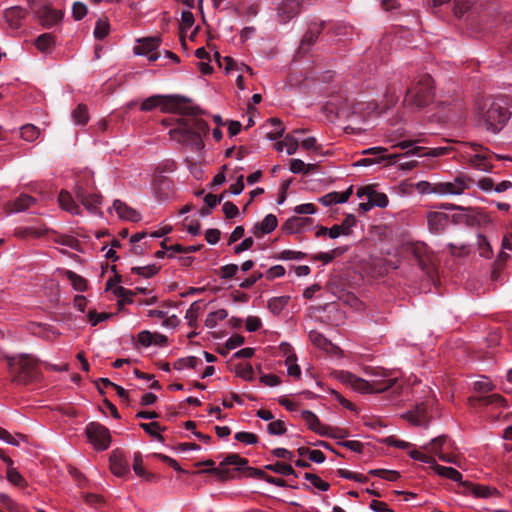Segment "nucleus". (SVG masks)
Returning <instances> with one entry per match:
<instances>
[{"label":"nucleus","mask_w":512,"mask_h":512,"mask_svg":"<svg viewBox=\"0 0 512 512\" xmlns=\"http://www.w3.org/2000/svg\"><path fill=\"white\" fill-rule=\"evenodd\" d=\"M356 224V218L353 214H349L345 217L339 225H333L329 228V237L331 239H336L341 235L348 236L352 232V228Z\"/></svg>","instance_id":"nucleus-21"},{"label":"nucleus","mask_w":512,"mask_h":512,"mask_svg":"<svg viewBox=\"0 0 512 512\" xmlns=\"http://www.w3.org/2000/svg\"><path fill=\"white\" fill-rule=\"evenodd\" d=\"M494 389L492 382L485 376L474 382V390L479 393H487Z\"/></svg>","instance_id":"nucleus-51"},{"label":"nucleus","mask_w":512,"mask_h":512,"mask_svg":"<svg viewBox=\"0 0 512 512\" xmlns=\"http://www.w3.org/2000/svg\"><path fill=\"white\" fill-rule=\"evenodd\" d=\"M308 222H311L310 218L293 216L285 222L283 228L289 233H297L301 230L302 226Z\"/></svg>","instance_id":"nucleus-33"},{"label":"nucleus","mask_w":512,"mask_h":512,"mask_svg":"<svg viewBox=\"0 0 512 512\" xmlns=\"http://www.w3.org/2000/svg\"><path fill=\"white\" fill-rule=\"evenodd\" d=\"M431 468L442 477L448 478L454 482H459L460 484L463 482L461 473L452 467L441 466L435 461Z\"/></svg>","instance_id":"nucleus-29"},{"label":"nucleus","mask_w":512,"mask_h":512,"mask_svg":"<svg viewBox=\"0 0 512 512\" xmlns=\"http://www.w3.org/2000/svg\"><path fill=\"white\" fill-rule=\"evenodd\" d=\"M199 363L198 358L195 356H188L186 358L177 359L173 367L177 370H183L185 368H196Z\"/></svg>","instance_id":"nucleus-44"},{"label":"nucleus","mask_w":512,"mask_h":512,"mask_svg":"<svg viewBox=\"0 0 512 512\" xmlns=\"http://www.w3.org/2000/svg\"><path fill=\"white\" fill-rule=\"evenodd\" d=\"M449 222V215L440 211H430L427 214L429 230L433 233L442 232Z\"/></svg>","instance_id":"nucleus-18"},{"label":"nucleus","mask_w":512,"mask_h":512,"mask_svg":"<svg viewBox=\"0 0 512 512\" xmlns=\"http://www.w3.org/2000/svg\"><path fill=\"white\" fill-rule=\"evenodd\" d=\"M227 316L228 313L225 309H218L207 315L205 325L208 328H215L218 324V321L224 320Z\"/></svg>","instance_id":"nucleus-39"},{"label":"nucleus","mask_w":512,"mask_h":512,"mask_svg":"<svg viewBox=\"0 0 512 512\" xmlns=\"http://www.w3.org/2000/svg\"><path fill=\"white\" fill-rule=\"evenodd\" d=\"M248 464V460L240 457L237 454H229L224 458V460L219 464L216 468H211L207 470H203L202 472L213 473L216 474L220 479H226L230 473V471L225 468L228 465H235L237 469H242Z\"/></svg>","instance_id":"nucleus-9"},{"label":"nucleus","mask_w":512,"mask_h":512,"mask_svg":"<svg viewBox=\"0 0 512 512\" xmlns=\"http://www.w3.org/2000/svg\"><path fill=\"white\" fill-rule=\"evenodd\" d=\"M138 45L134 47V53L140 56H146L150 62L158 59V54L155 50L160 45L159 37H145L137 40Z\"/></svg>","instance_id":"nucleus-10"},{"label":"nucleus","mask_w":512,"mask_h":512,"mask_svg":"<svg viewBox=\"0 0 512 512\" xmlns=\"http://www.w3.org/2000/svg\"><path fill=\"white\" fill-rule=\"evenodd\" d=\"M140 427L149 435L155 437L159 441L163 442L164 439L162 435H160L159 431L161 427L158 422H150V423H141Z\"/></svg>","instance_id":"nucleus-49"},{"label":"nucleus","mask_w":512,"mask_h":512,"mask_svg":"<svg viewBox=\"0 0 512 512\" xmlns=\"http://www.w3.org/2000/svg\"><path fill=\"white\" fill-rule=\"evenodd\" d=\"M353 186H350L344 192H330L319 198V201L324 206H331L337 203H346L352 195Z\"/></svg>","instance_id":"nucleus-23"},{"label":"nucleus","mask_w":512,"mask_h":512,"mask_svg":"<svg viewBox=\"0 0 512 512\" xmlns=\"http://www.w3.org/2000/svg\"><path fill=\"white\" fill-rule=\"evenodd\" d=\"M37 49L45 54H50L55 46V39L50 33H43L35 39Z\"/></svg>","instance_id":"nucleus-28"},{"label":"nucleus","mask_w":512,"mask_h":512,"mask_svg":"<svg viewBox=\"0 0 512 512\" xmlns=\"http://www.w3.org/2000/svg\"><path fill=\"white\" fill-rule=\"evenodd\" d=\"M0 439L13 446H19L22 441H25V437L23 435H12L2 428H0Z\"/></svg>","instance_id":"nucleus-46"},{"label":"nucleus","mask_w":512,"mask_h":512,"mask_svg":"<svg viewBox=\"0 0 512 512\" xmlns=\"http://www.w3.org/2000/svg\"><path fill=\"white\" fill-rule=\"evenodd\" d=\"M86 435L90 443L98 450H106L111 443L109 430L99 423L92 422L88 424Z\"/></svg>","instance_id":"nucleus-6"},{"label":"nucleus","mask_w":512,"mask_h":512,"mask_svg":"<svg viewBox=\"0 0 512 512\" xmlns=\"http://www.w3.org/2000/svg\"><path fill=\"white\" fill-rule=\"evenodd\" d=\"M474 3L475 0H454V14L461 17L473 7Z\"/></svg>","instance_id":"nucleus-42"},{"label":"nucleus","mask_w":512,"mask_h":512,"mask_svg":"<svg viewBox=\"0 0 512 512\" xmlns=\"http://www.w3.org/2000/svg\"><path fill=\"white\" fill-rule=\"evenodd\" d=\"M39 135V128L33 124H25L20 128V137L27 142L35 141Z\"/></svg>","instance_id":"nucleus-35"},{"label":"nucleus","mask_w":512,"mask_h":512,"mask_svg":"<svg viewBox=\"0 0 512 512\" xmlns=\"http://www.w3.org/2000/svg\"><path fill=\"white\" fill-rule=\"evenodd\" d=\"M265 468L268 469V470H271V471H273L275 473L281 474V475H285V476L294 475V476H296L295 471L292 468V466L289 465V464L282 463V462H276L274 464L266 465Z\"/></svg>","instance_id":"nucleus-40"},{"label":"nucleus","mask_w":512,"mask_h":512,"mask_svg":"<svg viewBox=\"0 0 512 512\" xmlns=\"http://www.w3.org/2000/svg\"><path fill=\"white\" fill-rule=\"evenodd\" d=\"M304 478L310 482V484L320 490V491H327L330 487L329 483L322 480L318 475L312 474V473H305Z\"/></svg>","instance_id":"nucleus-43"},{"label":"nucleus","mask_w":512,"mask_h":512,"mask_svg":"<svg viewBox=\"0 0 512 512\" xmlns=\"http://www.w3.org/2000/svg\"><path fill=\"white\" fill-rule=\"evenodd\" d=\"M35 199L27 194H21L8 206L9 213L24 212L32 205H34Z\"/></svg>","instance_id":"nucleus-25"},{"label":"nucleus","mask_w":512,"mask_h":512,"mask_svg":"<svg viewBox=\"0 0 512 512\" xmlns=\"http://www.w3.org/2000/svg\"><path fill=\"white\" fill-rule=\"evenodd\" d=\"M289 300L290 296L274 297L268 301V308L274 315H278L289 303Z\"/></svg>","instance_id":"nucleus-36"},{"label":"nucleus","mask_w":512,"mask_h":512,"mask_svg":"<svg viewBox=\"0 0 512 512\" xmlns=\"http://www.w3.org/2000/svg\"><path fill=\"white\" fill-rule=\"evenodd\" d=\"M370 474L381 477L388 481H396L399 478V473L393 470L374 469L370 471Z\"/></svg>","instance_id":"nucleus-57"},{"label":"nucleus","mask_w":512,"mask_h":512,"mask_svg":"<svg viewBox=\"0 0 512 512\" xmlns=\"http://www.w3.org/2000/svg\"><path fill=\"white\" fill-rule=\"evenodd\" d=\"M283 144L285 146L286 152L288 155L294 154L299 146L298 139L293 135H286Z\"/></svg>","instance_id":"nucleus-59"},{"label":"nucleus","mask_w":512,"mask_h":512,"mask_svg":"<svg viewBox=\"0 0 512 512\" xmlns=\"http://www.w3.org/2000/svg\"><path fill=\"white\" fill-rule=\"evenodd\" d=\"M473 180L467 176H458L451 182L440 183L436 186V191L439 194L460 195L465 190L469 189Z\"/></svg>","instance_id":"nucleus-8"},{"label":"nucleus","mask_w":512,"mask_h":512,"mask_svg":"<svg viewBox=\"0 0 512 512\" xmlns=\"http://www.w3.org/2000/svg\"><path fill=\"white\" fill-rule=\"evenodd\" d=\"M85 502L90 505V508L93 509H104L106 508V503L104 499L96 494H87L85 496Z\"/></svg>","instance_id":"nucleus-53"},{"label":"nucleus","mask_w":512,"mask_h":512,"mask_svg":"<svg viewBox=\"0 0 512 512\" xmlns=\"http://www.w3.org/2000/svg\"><path fill=\"white\" fill-rule=\"evenodd\" d=\"M154 338H161V340H165V336L161 334H152L149 331H141L138 334V341L141 345L148 347L154 343Z\"/></svg>","instance_id":"nucleus-50"},{"label":"nucleus","mask_w":512,"mask_h":512,"mask_svg":"<svg viewBox=\"0 0 512 512\" xmlns=\"http://www.w3.org/2000/svg\"><path fill=\"white\" fill-rule=\"evenodd\" d=\"M42 25L50 28L58 23L62 18V12L50 8H44L40 14Z\"/></svg>","instance_id":"nucleus-30"},{"label":"nucleus","mask_w":512,"mask_h":512,"mask_svg":"<svg viewBox=\"0 0 512 512\" xmlns=\"http://www.w3.org/2000/svg\"><path fill=\"white\" fill-rule=\"evenodd\" d=\"M75 195L78 201L91 213L97 214L101 204V196L98 194H88L83 186L77 185Z\"/></svg>","instance_id":"nucleus-12"},{"label":"nucleus","mask_w":512,"mask_h":512,"mask_svg":"<svg viewBox=\"0 0 512 512\" xmlns=\"http://www.w3.org/2000/svg\"><path fill=\"white\" fill-rule=\"evenodd\" d=\"M200 312H201L200 302L199 301L193 302L185 314V319L188 321L190 326L195 325Z\"/></svg>","instance_id":"nucleus-45"},{"label":"nucleus","mask_w":512,"mask_h":512,"mask_svg":"<svg viewBox=\"0 0 512 512\" xmlns=\"http://www.w3.org/2000/svg\"><path fill=\"white\" fill-rule=\"evenodd\" d=\"M403 418L415 426L428 427L431 418L428 403L417 404L414 409L403 414Z\"/></svg>","instance_id":"nucleus-11"},{"label":"nucleus","mask_w":512,"mask_h":512,"mask_svg":"<svg viewBox=\"0 0 512 512\" xmlns=\"http://www.w3.org/2000/svg\"><path fill=\"white\" fill-rule=\"evenodd\" d=\"M236 374L246 381H252L254 379V371L250 364L238 365L236 367Z\"/></svg>","instance_id":"nucleus-55"},{"label":"nucleus","mask_w":512,"mask_h":512,"mask_svg":"<svg viewBox=\"0 0 512 512\" xmlns=\"http://www.w3.org/2000/svg\"><path fill=\"white\" fill-rule=\"evenodd\" d=\"M342 381L352 389L362 393H382L396 383V378H387L381 374H374L371 379L365 380L349 372L343 373Z\"/></svg>","instance_id":"nucleus-5"},{"label":"nucleus","mask_w":512,"mask_h":512,"mask_svg":"<svg viewBox=\"0 0 512 512\" xmlns=\"http://www.w3.org/2000/svg\"><path fill=\"white\" fill-rule=\"evenodd\" d=\"M13 381L18 384H28L39 377L38 362L29 354H20L7 358Z\"/></svg>","instance_id":"nucleus-4"},{"label":"nucleus","mask_w":512,"mask_h":512,"mask_svg":"<svg viewBox=\"0 0 512 512\" xmlns=\"http://www.w3.org/2000/svg\"><path fill=\"white\" fill-rule=\"evenodd\" d=\"M433 95V80L430 76L424 75L407 89L403 103L410 111H418L431 103Z\"/></svg>","instance_id":"nucleus-3"},{"label":"nucleus","mask_w":512,"mask_h":512,"mask_svg":"<svg viewBox=\"0 0 512 512\" xmlns=\"http://www.w3.org/2000/svg\"><path fill=\"white\" fill-rule=\"evenodd\" d=\"M449 441L445 435L433 438L428 444L422 448L428 453L436 455L438 458L442 455V451L448 446Z\"/></svg>","instance_id":"nucleus-26"},{"label":"nucleus","mask_w":512,"mask_h":512,"mask_svg":"<svg viewBox=\"0 0 512 512\" xmlns=\"http://www.w3.org/2000/svg\"><path fill=\"white\" fill-rule=\"evenodd\" d=\"M278 221L275 215L268 214L261 222L256 223L251 229V233L256 238H261L266 234L271 233L277 227Z\"/></svg>","instance_id":"nucleus-19"},{"label":"nucleus","mask_w":512,"mask_h":512,"mask_svg":"<svg viewBox=\"0 0 512 512\" xmlns=\"http://www.w3.org/2000/svg\"><path fill=\"white\" fill-rule=\"evenodd\" d=\"M305 254L300 251L293 250H283L277 256V259L280 260H301L303 259Z\"/></svg>","instance_id":"nucleus-64"},{"label":"nucleus","mask_w":512,"mask_h":512,"mask_svg":"<svg viewBox=\"0 0 512 512\" xmlns=\"http://www.w3.org/2000/svg\"><path fill=\"white\" fill-rule=\"evenodd\" d=\"M301 418L305 421L306 425L313 432L321 435V436H331L334 438H338V435H333L330 432V428L323 425L317 415L310 410L301 411Z\"/></svg>","instance_id":"nucleus-13"},{"label":"nucleus","mask_w":512,"mask_h":512,"mask_svg":"<svg viewBox=\"0 0 512 512\" xmlns=\"http://www.w3.org/2000/svg\"><path fill=\"white\" fill-rule=\"evenodd\" d=\"M214 56L219 66L223 68L227 73L235 69L236 62L231 57L226 56L222 58L218 52H216ZM236 69L238 68L236 67Z\"/></svg>","instance_id":"nucleus-56"},{"label":"nucleus","mask_w":512,"mask_h":512,"mask_svg":"<svg viewBox=\"0 0 512 512\" xmlns=\"http://www.w3.org/2000/svg\"><path fill=\"white\" fill-rule=\"evenodd\" d=\"M113 210L116 212L118 217L122 220L138 222L141 220V215L134 208L128 206L121 200H114Z\"/></svg>","instance_id":"nucleus-20"},{"label":"nucleus","mask_w":512,"mask_h":512,"mask_svg":"<svg viewBox=\"0 0 512 512\" xmlns=\"http://www.w3.org/2000/svg\"><path fill=\"white\" fill-rule=\"evenodd\" d=\"M235 439L247 445H254L258 442V437L250 432H238L235 434Z\"/></svg>","instance_id":"nucleus-60"},{"label":"nucleus","mask_w":512,"mask_h":512,"mask_svg":"<svg viewBox=\"0 0 512 512\" xmlns=\"http://www.w3.org/2000/svg\"><path fill=\"white\" fill-rule=\"evenodd\" d=\"M133 470L136 473V475L140 477H144L146 475V472L143 467V459L140 452H135L133 456Z\"/></svg>","instance_id":"nucleus-63"},{"label":"nucleus","mask_w":512,"mask_h":512,"mask_svg":"<svg viewBox=\"0 0 512 512\" xmlns=\"http://www.w3.org/2000/svg\"><path fill=\"white\" fill-rule=\"evenodd\" d=\"M267 431L270 435H283L286 433L287 428L285 422L282 420L272 421L267 425Z\"/></svg>","instance_id":"nucleus-52"},{"label":"nucleus","mask_w":512,"mask_h":512,"mask_svg":"<svg viewBox=\"0 0 512 512\" xmlns=\"http://www.w3.org/2000/svg\"><path fill=\"white\" fill-rule=\"evenodd\" d=\"M359 198L366 196L373 203V206L385 208L388 203V197L385 193L377 192L373 186H366L357 191Z\"/></svg>","instance_id":"nucleus-16"},{"label":"nucleus","mask_w":512,"mask_h":512,"mask_svg":"<svg viewBox=\"0 0 512 512\" xmlns=\"http://www.w3.org/2000/svg\"><path fill=\"white\" fill-rule=\"evenodd\" d=\"M109 23L107 21L98 20L94 29V36L96 39L102 40L109 33Z\"/></svg>","instance_id":"nucleus-54"},{"label":"nucleus","mask_w":512,"mask_h":512,"mask_svg":"<svg viewBox=\"0 0 512 512\" xmlns=\"http://www.w3.org/2000/svg\"><path fill=\"white\" fill-rule=\"evenodd\" d=\"M27 11L21 7H10L4 12V19L12 30H18L22 26V21L25 19Z\"/></svg>","instance_id":"nucleus-17"},{"label":"nucleus","mask_w":512,"mask_h":512,"mask_svg":"<svg viewBox=\"0 0 512 512\" xmlns=\"http://www.w3.org/2000/svg\"><path fill=\"white\" fill-rule=\"evenodd\" d=\"M302 0H278L276 4V19L280 24H286L297 17L302 9Z\"/></svg>","instance_id":"nucleus-7"},{"label":"nucleus","mask_w":512,"mask_h":512,"mask_svg":"<svg viewBox=\"0 0 512 512\" xmlns=\"http://www.w3.org/2000/svg\"><path fill=\"white\" fill-rule=\"evenodd\" d=\"M3 460L7 464V478L15 486H23L24 479L21 474L13 467V461L9 457H3Z\"/></svg>","instance_id":"nucleus-32"},{"label":"nucleus","mask_w":512,"mask_h":512,"mask_svg":"<svg viewBox=\"0 0 512 512\" xmlns=\"http://www.w3.org/2000/svg\"><path fill=\"white\" fill-rule=\"evenodd\" d=\"M416 142L417 140H404L395 144V147H398L400 149H407V152L404 154L406 156L418 155L422 148L419 146H414Z\"/></svg>","instance_id":"nucleus-48"},{"label":"nucleus","mask_w":512,"mask_h":512,"mask_svg":"<svg viewBox=\"0 0 512 512\" xmlns=\"http://www.w3.org/2000/svg\"><path fill=\"white\" fill-rule=\"evenodd\" d=\"M479 401L484 405L502 406L505 402L504 398L499 394H491L480 397Z\"/></svg>","instance_id":"nucleus-61"},{"label":"nucleus","mask_w":512,"mask_h":512,"mask_svg":"<svg viewBox=\"0 0 512 512\" xmlns=\"http://www.w3.org/2000/svg\"><path fill=\"white\" fill-rule=\"evenodd\" d=\"M159 268L155 265H147L142 267H134L132 268V272L136 273L140 276L149 278L155 275L158 272Z\"/></svg>","instance_id":"nucleus-58"},{"label":"nucleus","mask_w":512,"mask_h":512,"mask_svg":"<svg viewBox=\"0 0 512 512\" xmlns=\"http://www.w3.org/2000/svg\"><path fill=\"white\" fill-rule=\"evenodd\" d=\"M160 108L165 113H178L185 117L177 119V126L169 131L171 139L185 145L203 148L201 135L207 133L208 124L196 117L198 108L192 106L188 100L178 95H153L145 99L140 109L152 111Z\"/></svg>","instance_id":"nucleus-1"},{"label":"nucleus","mask_w":512,"mask_h":512,"mask_svg":"<svg viewBox=\"0 0 512 512\" xmlns=\"http://www.w3.org/2000/svg\"><path fill=\"white\" fill-rule=\"evenodd\" d=\"M270 123L274 127V129H273V131H271L267 134V138L269 140H276V139L282 137V135L285 132V128L282 125L281 121L277 118H271Z\"/></svg>","instance_id":"nucleus-47"},{"label":"nucleus","mask_w":512,"mask_h":512,"mask_svg":"<svg viewBox=\"0 0 512 512\" xmlns=\"http://www.w3.org/2000/svg\"><path fill=\"white\" fill-rule=\"evenodd\" d=\"M323 29L322 23H311L300 42V50L308 52L315 44Z\"/></svg>","instance_id":"nucleus-15"},{"label":"nucleus","mask_w":512,"mask_h":512,"mask_svg":"<svg viewBox=\"0 0 512 512\" xmlns=\"http://www.w3.org/2000/svg\"><path fill=\"white\" fill-rule=\"evenodd\" d=\"M463 493L467 495H473L477 498H490L498 494V491L490 486L476 484L472 482H462Z\"/></svg>","instance_id":"nucleus-14"},{"label":"nucleus","mask_w":512,"mask_h":512,"mask_svg":"<svg viewBox=\"0 0 512 512\" xmlns=\"http://www.w3.org/2000/svg\"><path fill=\"white\" fill-rule=\"evenodd\" d=\"M111 472L118 477H123L129 472V464L120 451H113L110 456Z\"/></svg>","instance_id":"nucleus-22"},{"label":"nucleus","mask_w":512,"mask_h":512,"mask_svg":"<svg viewBox=\"0 0 512 512\" xmlns=\"http://www.w3.org/2000/svg\"><path fill=\"white\" fill-rule=\"evenodd\" d=\"M476 245L481 257L489 259L493 256V250L491 248V245L487 241L486 237L483 236L482 234L477 235Z\"/></svg>","instance_id":"nucleus-38"},{"label":"nucleus","mask_w":512,"mask_h":512,"mask_svg":"<svg viewBox=\"0 0 512 512\" xmlns=\"http://www.w3.org/2000/svg\"><path fill=\"white\" fill-rule=\"evenodd\" d=\"M426 250L427 248L424 244H415L409 247L410 253L414 256L419 267L423 270L426 269L429 262L426 257Z\"/></svg>","instance_id":"nucleus-31"},{"label":"nucleus","mask_w":512,"mask_h":512,"mask_svg":"<svg viewBox=\"0 0 512 512\" xmlns=\"http://www.w3.org/2000/svg\"><path fill=\"white\" fill-rule=\"evenodd\" d=\"M72 119L77 125H85L89 120L88 109L85 105L79 104L72 111Z\"/></svg>","instance_id":"nucleus-37"},{"label":"nucleus","mask_w":512,"mask_h":512,"mask_svg":"<svg viewBox=\"0 0 512 512\" xmlns=\"http://www.w3.org/2000/svg\"><path fill=\"white\" fill-rule=\"evenodd\" d=\"M58 202L62 209L70 212L73 215L80 214V207L74 201L72 195L67 191H61L58 196Z\"/></svg>","instance_id":"nucleus-27"},{"label":"nucleus","mask_w":512,"mask_h":512,"mask_svg":"<svg viewBox=\"0 0 512 512\" xmlns=\"http://www.w3.org/2000/svg\"><path fill=\"white\" fill-rule=\"evenodd\" d=\"M296 361H297L296 355L291 354L286 358L285 364L287 366L288 375L298 379L301 376V369H300L299 365L296 363Z\"/></svg>","instance_id":"nucleus-41"},{"label":"nucleus","mask_w":512,"mask_h":512,"mask_svg":"<svg viewBox=\"0 0 512 512\" xmlns=\"http://www.w3.org/2000/svg\"><path fill=\"white\" fill-rule=\"evenodd\" d=\"M509 103L505 98H486L478 102L476 115L480 124L493 134L499 133L511 118Z\"/></svg>","instance_id":"nucleus-2"},{"label":"nucleus","mask_w":512,"mask_h":512,"mask_svg":"<svg viewBox=\"0 0 512 512\" xmlns=\"http://www.w3.org/2000/svg\"><path fill=\"white\" fill-rule=\"evenodd\" d=\"M309 338L315 346L322 349H326L329 344L328 340L317 331H311Z\"/></svg>","instance_id":"nucleus-62"},{"label":"nucleus","mask_w":512,"mask_h":512,"mask_svg":"<svg viewBox=\"0 0 512 512\" xmlns=\"http://www.w3.org/2000/svg\"><path fill=\"white\" fill-rule=\"evenodd\" d=\"M63 273L71 282V285L75 290L82 292L87 289V281L82 276L76 274L71 270H65Z\"/></svg>","instance_id":"nucleus-34"},{"label":"nucleus","mask_w":512,"mask_h":512,"mask_svg":"<svg viewBox=\"0 0 512 512\" xmlns=\"http://www.w3.org/2000/svg\"><path fill=\"white\" fill-rule=\"evenodd\" d=\"M466 155L468 156V162L470 166H472L475 169L489 172L492 170V165L490 164L488 160V156L483 153H474L470 154L469 152H466Z\"/></svg>","instance_id":"nucleus-24"}]
</instances>
